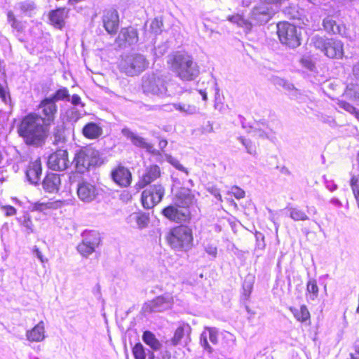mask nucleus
I'll return each instance as SVG.
<instances>
[{
  "label": "nucleus",
  "mask_w": 359,
  "mask_h": 359,
  "mask_svg": "<svg viewBox=\"0 0 359 359\" xmlns=\"http://www.w3.org/2000/svg\"><path fill=\"white\" fill-rule=\"evenodd\" d=\"M77 194L81 200L89 202L96 198L97 190L94 184L88 182H82L78 185Z\"/></svg>",
  "instance_id": "22"
},
{
  "label": "nucleus",
  "mask_w": 359,
  "mask_h": 359,
  "mask_svg": "<svg viewBox=\"0 0 359 359\" xmlns=\"http://www.w3.org/2000/svg\"><path fill=\"white\" fill-rule=\"evenodd\" d=\"M142 339L144 343L149 346L152 351H158L162 347L161 341L156 338L155 334L149 330L143 332Z\"/></svg>",
  "instance_id": "29"
},
{
  "label": "nucleus",
  "mask_w": 359,
  "mask_h": 359,
  "mask_svg": "<svg viewBox=\"0 0 359 359\" xmlns=\"http://www.w3.org/2000/svg\"><path fill=\"white\" fill-rule=\"evenodd\" d=\"M289 310L298 322L308 325H311V314L306 305H301L299 309L291 306Z\"/></svg>",
  "instance_id": "25"
},
{
  "label": "nucleus",
  "mask_w": 359,
  "mask_h": 359,
  "mask_svg": "<svg viewBox=\"0 0 359 359\" xmlns=\"http://www.w3.org/2000/svg\"><path fill=\"white\" fill-rule=\"evenodd\" d=\"M229 194L233 196L237 199L243 198L245 196V192L238 187L233 186L231 188Z\"/></svg>",
  "instance_id": "44"
},
{
  "label": "nucleus",
  "mask_w": 359,
  "mask_h": 359,
  "mask_svg": "<svg viewBox=\"0 0 359 359\" xmlns=\"http://www.w3.org/2000/svg\"><path fill=\"white\" fill-rule=\"evenodd\" d=\"M96 158V151L89 147L79 149L74 154V163L76 170L81 172L87 171Z\"/></svg>",
  "instance_id": "9"
},
{
  "label": "nucleus",
  "mask_w": 359,
  "mask_h": 359,
  "mask_svg": "<svg viewBox=\"0 0 359 359\" xmlns=\"http://www.w3.org/2000/svg\"><path fill=\"white\" fill-rule=\"evenodd\" d=\"M319 293V287L316 280L309 279L306 283V297L307 301L315 300Z\"/></svg>",
  "instance_id": "31"
},
{
  "label": "nucleus",
  "mask_w": 359,
  "mask_h": 359,
  "mask_svg": "<svg viewBox=\"0 0 359 359\" xmlns=\"http://www.w3.org/2000/svg\"><path fill=\"white\" fill-rule=\"evenodd\" d=\"M47 165L53 170H66L69 165L67 149L60 148L51 153L48 158Z\"/></svg>",
  "instance_id": "12"
},
{
  "label": "nucleus",
  "mask_w": 359,
  "mask_h": 359,
  "mask_svg": "<svg viewBox=\"0 0 359 359\" xmlns=\"http://www.w3.org/2000/svg\"><path fill=\"white\" fill-rule=\"evenodd\" d=\"M215 196L217 197V198L220 201V202H222V196L219 193H217V194H215Z\"/></svg>",
  "instance_id": "60"
},
{
  "label": "nucleus",
  "mask_w": 359,
  "mask_h": 359,
  "mask_svg": "<svg viewBox=\"0 0 359 359\" xmlns=\"http://www.w3.org/2000/svg\"><path fill=\"white\" fill-rule=\"evenodd\" d=\"M18 220L25 227L29 229L31 231H33V223L32 221V218L28 213H25L22 217L18 218Z\"/></svg>",
  "instance_id": "42"
},
{
  "label": "nucleus",
  "mask_w": 359,
  "mask_h": 359,
  "mask_svg": "<svg viewBox=\"0 0 359 359\" xmlns=\"http://www.w3.org/2000/svg\"><path fill=\"white\" fill-rule=\"evenodd\" d=\"M1 209L4 211L5 215L7 217L15 215L17 212V210L10 205H3L1 206Z\"/></svg>",
  "instance_id": "50"
},
{
  "label": "nucleus",
  "mask_w": 359,
  "mask_h": 359,
  "mask_svg": "<svg viewBox=\"0 0 359 359\" xmlns=\"http://www.w3.org/2000/svg\"><path fill=\"white\" fill-rule=\"evenodd\" d=\"M356 162H357V165H356L355 170H356V172L359 177V151L358 152L357 156H356Z\"/></svg>",
  "instance_id": "58"
},
{
  "label": "nucleus",
  "mask_w": 359,
  "mask_h": 359,
  "mask_svg": "<svg viewBox=\"0 0 359 359\" xmlns=\"http://www.w3.org/2000/svg\"><path fill=\"white\" fill-rule=\"evenodd\" d=\"M41 120V115L34 112H30L21 118L17 133L27 145L40 147L45 143L49 129Z\"/></svg>",
  "instance_id": "1"
},
{
  "label": "nucleus",
  "mask_w": 359,
  "mask_h": 359,
  "mask_svg": "<svg viewBox=\"0 0 359 359\" xmlns=\"http://www.w3.org/2000/svg\"><path fill=\"white\" fill-rule=\"evenodd\" d=\"M353 353H350L351 359H359V340H356L353 345Z\"/></svg>",
  "instance_id": "51"
},
{
  "label": "nucleus",
  "mask_w": 359,
  "mask_h": 359,
  "mask_svg": "<svg viewBox=\"0 0 359 359\" xmlns=\"http://www.w3.org/2000/svg\"><path fill=\"white\" fill-rule=\"evenodd\" d=\"M112 181L120 187H128L133 180V175L130 170L121 163L114 167L110 172Z\"/></svg>",
  "instance_id": "13"
},
{
  "label": "nucleus",
  "mask_w": 359,
  "mask_h": 359,
  "mask_svg": "<svg viewBox=\"0 0 359 359\" xmlns=\"http://www.w3.org/2000/svg\"><path fill=\"white\" fill-rule=\"evenodd\" d=\"M0 99L4 103L11 105L12 100L9 90L1 83H0Z\"/></svg>",
  "instance_id": "40"
},
{
  "label": "nucleus",
  "mask_w": 359,
  "mask_h": 359,
  "mask_svg": "<svg viewBox=\"0 0 359 359\" xmlns=\"http://www.w3.org/2000/svg\"><path fill=\"white\" fill-rule=\"evenodd\" d=\"M128 137L131 142L137 147L147 149H149L151 147V145L147 142L143 137H140L133 133L129 134Z\"/></svg>",
  "instance_id": "34"
},
{
  "label": "nucleus",
  "mask_w": 359,
  "mask_h": 359,
  "mask_svg": "<svg viewBox=\"0 0 359 359\" xmlns=\"http://www.w3.org/2000/svg\"><path fill=\"white\" fill-rule=\"evenodd\" d=\"M38 107L41 109L42 122L49 126L53 123L57 112L56 104L48 97H45L41 100Z\"/></svg>",
  "instance_id": "15"
},
{
  "label": "nucleus",
  "mask_w": 359,
  "mask_h": 359,
  "mask_svg": "<svg viewBox=\"0 0 359 359\" xmlns=\"http://www.w3.org/2000/svg\"><path fill=\"white\" fill-rule=\"evenodd\" d=\"M61 186L60 175L55 172H47L42 181V187L48 194L57 193Z\"/></svg>",
  "instance_id": "20"
},
{
  "label": "nucleus",
  "mask_w": 359,
  "mask_h": 359,
  "mask_svg": "<svg viewBox=\"0 0 359 359\" xmlns=\"http://www.w3.org/2000/svg\"><path fill=\"white\" fill-rule=\"evenodd\" d=\"M276 34L280 43L286 48L294 49L301 45V30L292 23L279 22L276 25Z\"/></svg>",
  "instance_id": "4"
},
{
  "label": "nucleus",
  "mask_w": 359,
  "mask_h": 359,
  "mask_svg": "<svg viewBox=\"0 0 359 359\" xmlns=\"http://www.w3.org/2000/svg\"><path fill=\"white\" fill-rule=\"evenodd\" d=\"M196 203L192 191L187 187H181L175 194V203L184 209H188Z\"/></svg>",
  "instance_id": "18"
},
{
  "label": "nucleus",
  "mask_w": 359,
  "mask_h": 359,
  "mask_svg": "<svg viewBox=\"0 0 359 359\" xmlns=\"http://www.w3.org/2000/svg\"><path fill=\"white\" fill-rule=\"evenodd\" d=\"M44 332L43 322L40 321L32 330L27 332L26 336L29 341L38 342L42 341L44 339Z\"/></svg>",
  "instance_id": "28"
},
{
  "label": "nucleus",
  "mask_w": 359,
  "mask_h": 359,
  "mask_svg": "<svg viewBox=\"0 0 359 359\" xmlns=\"http://www.w3.org/2000/svg\"><path fill=\"white\" fill-rule=\"evenodd\" d=\"M46 204L47 206V210L57 209L61 206L62 202L60 201H49L46 202Z\"/></svg>",
  "instance_id": "53"
},
{
  "label": "nucleus",
  "mask_w": 359,
  "mask_h": 359,
  "mask_svg": "<svg viewBox=\"0 0 359 359\" xmlns=\"http://www.w3.org/2000/svg\"><path fill=\"white\" fill-rule=\"evenodd\" d=\"M135 221L140 228H145L149 224V217L148 214L144 212H138L136 215Z\"/></svg>",
  "instance_id": "41"
},
{
  "label": "nucleus",
  "mask_w": 359,
  "mask_h": 359,
  "mask_svg": "<svg viewBox=\"0 0 359 359\" xmlns=\"http://www.w3.org/2000/svg\"><path fill=\"white\" fill-rule=\"evenodd\" d=\"M256 238V248L259 250L264 249L266 244L264 241V236L259 231H256L255 233Z\"/></svg>",
  "instance_id": "45"
},
{
  "label": "nucleus",
  "mask_w": 359,
  "mask_h": 359,
  "mask_svg": "<svg viewBox=\"0 0 359 359\" xmlns=\"http://www.w3.org/2000/svg\"><path fill=\"white\" fill-rule=\"evenodd\" d=\"M162 26H163L162 20H159L158 18H155L151 22L150 28L152 32L157 33L161 31Z\"/></svg>",
  "instance_id": "48"
},
{
  "label": "nucleus",
  "mask_w": 359,
  "mask_h": 359,
  "mask_svg": "<svg viewBox=\"0 0 359 359\" xmlns=\"http://www.w3.org/2000/svg\"><path fill=\"white\" fill-rule=\"evenodd\" d=\"M55 139L54 141V144H58L59 142H64L65 141V138L64 137H60L57 135H55Z\"/></svg>",
  "instance_id": "56"
},
{
  "label": "nucleus",
  "mask_w": 359,
  "mask_h": 359,
  "mask_svg": "<svg viewBox=\"0 0 359 359\" xmlns=\"http://www.w3.org/2000/svg\"><path fill=\"white\" fill-rule=\"evenodd\" d=\"M338 105L347 112L353 114L355 117L359 120V110H358L351 104L346 101L341 100L338 102Z\"/></svg>",
  "instance_id": "39"
},
{
  "label": "nucleus",
  "mask_w": 359,
  "mask_h": 359,
  "mask_svg": "<svg viewBox=\"0 0 359 359\" xmlns=\"http://www.w3.org/2000/svg\"><path fill=\"white\" fill-rule=\"evenodd\" d=\"M322 25L326 32L332 35H342L346 29L343 23H338L331 15L325 18Z\"/></svg>",
  "instance_id": "23"
},
{
  "label": "nucleus",
  "mask_w": 359,
  "mask_h": 359,
  "mask_svg": "<svg viewBox=\"0 0 359 359\" xmlns=\"http://www.w3.org/2000/svg\"><path fill=\"white\" fill-rule=\"evenodd\" d=\"M42 174L41 160L39 157L31 161L27 166L26 176L29 182L34 184H38Z\"/></svg>",
  "instance_id": "21"
},
{
  "label": "nucleus",
  "mask_w": 359,
  "mask_h": 359,
  "mask_svg": "<svg viewBox=\"0 0 359 359\" xmlns=\"http://www.w3.org/2000/svg\"><path fill=\"white\" fill-rule=\"evenodd\" d=\"M312 43L316 48L330 59L339 60L344 57V43L339 39L317 36L313 38Z\"/></svg>",
  "instance_id": "5"
},
{
  "label": "nucleus",
  "mask_w": 359,
  "mask_h": 359,
  "mask_svg": "<svg viewBox=\"0 0 359 359\" xmlns=\"http://www.w3.org/2000/svg\"><path fill=\"white\" fill-rule=\"evenodd\" d=\"M161 176L160 167L158 165H150L146 167L143 172L139 175L135 189L140 191L157 180Z\"/></svg>",
  "instance_id": "11"
},
{
  "label": "nucleus",
  "mask_w": 359,
  "mask_h": 359,
  "mask_svg": "<svg viewBox=\"0 0 359 359\" xmlns=\"http://www.w3.org/2000/svg\"><path fill=\"white\" fill-rule=\"evenodd\" d=\"M300 62L304 67L309 70H313L315 68V63L310 57H303Z\"/></svg>",
  "instance_id": "47"
},
{
  "label": "nucleus",
  "mask_w": 359,
  "mask_h": 359,
  "mask_svg": "<svg viewBox=\"0 0 359 359\" xmlns=\"http://www.w3.org/2000/svg\"><path fill=\"white\" fill-rule=\"evenodd\" d=\"M240 139L250 154H256L258 147L257 137L256 135H252L251 138L241 137Z\"/></svg>",
  "instance_id": "32"
},
{
  "label": "nucleus",
  "mask_w": 359,
  "mask_h": 359,
  "mask_svg": "<svg viewBox=\"0 0 359 359\" xmlns=\"http://www.w3.org/2000/svg\"><path fill=\"white\" fill-rule=\"evenodd\" d=\"M310 2H311L313 4H318L320 2V0H309Z\"/></svg>",
  "instance_id": "63"
},
{
  "label": "nucleus",
  "mask_w": 359,
  "mask_h": 359,
  "mask_svg": "<svg viewBox=\"0 0 359 359\" xmlns=\"http://www.w3.org/2000/svg\"><path fill=\"white\" fill-rule=\"evenodd\" d=\"M132 353L135 359H146V348L140 342H137L132 347Z\"/></svg>",
  "instance_id": "35"
},
{
  "label": "nucleus",
  "mask_w": 359,
  "mask_h": 359,
  "mask_svg": "<svg viewBox=\"0 0 359 359\" xmlns=\"http://www.w3.org/2000/svg\"><path fill=\"white\" fill-rule=\"evenodd\" d=\"M139 41L138 30L133 26L122 27L115 39L118 46L133 45Z\"/></svg>",
  "instance_id": "16"
},
{
  "label": "nucleus",
  "mask_w": 359,
  "mask_h": 359,
  "mask_svg": "<svg viewBox=\"0 0 359 359\" xmlns=\"http://www.w3.org/2000/svg\"><path fill=\"white\" fill-rule=\"evenodd\" d=\"M165 240L172 248L187 251L194 245L192 229L183 224L173 226L168 232Z\"/></svg>",
  "instance_id": "3"
},
{
  "label": "nucleus",
  "mask_w": 359,
  "mask_h": 359,
  "mask_svg": "<svg viewBox=\"0 0 359 359\" xmlns=\"http://www.w3.org/2000/svg\"><path fill=\"white\" fill-rule=\"evenodd\" d=\"M166 359H170V353H167Z\"/></svg>",
  "instance_id": "64"
},
{
  "label": "nucleus",
  "mask_w": 359,
  "mask_h": 359,
  "mask_svg": "<svg viewBox=\"0 0 359 359\" xmlns=\"http://www.w3.org/2000/svg\"><path fill=\"white\" fill-rule=\"evenodd\" d=\"M50 24L56 29H62L65 26V20L69 16V9L65 7L57 8L48 12Z\"/></svg>",
  "instance_id": "19"
},
{
  "label": "nucleus",
  "mask_w": 359,
  "mask_h": 359,
  "mask_svg": "<svg viewBox=\"0 0 359 359\" xmlns=\"http://www.w3.org/2000/svg\"><path fill=\"white\" fill-rule=\"evenodd\" d=\"M167 65L184 81L194 80L200 73L199 67L193 57L185 51H175L170 54L168 56Z\"/></svg>",
  "instance_id": "2"
},
{
  "label": "nucleus",
  "mask_w": 359,
  "mask_h": 359,
  "mask_svg": "<svg viewBox=\"0 0 359 359\" xmlns=\"http://www.w3.org/2000/svg\"><path fill=\"white\" fill-rule=\"evenodd\" d=\"M82 133L89 140L97 139L102 134V128L98 124L90 122L83 126Z\"/></svg>",
  "instance_id": "27"
},
{
  "label": "nucleus",
  "mask_w": 359,
  "mask_h": 359,
  "mask_svg": "<svg viewBox=\"0 0 359 359\" xmlns=\"http://www.w3.org/2000/svg\"><path fill=\"white\" fill-rule=\"evenodd\" d=\"M308 211L299 208L294 207L290 209V216L294 221H306L309 219Z\"/></svg>",
  "instance_id": "33"
},
{
  "label": "nucleus",
  "mask_w": 359,
  "mask_h": 359,
  "mask_svg": "<svg viewBox=\"0 0 359 359\" xmlns=\"http://www.w3.org/2000/svg\"><path fill=\"white\" fill-rule=\"evenodd\" d=\"M161 213L170 221L178 224L189 223L192 217L190 210L177 206L175 203L165 207Z\"/></svg>",
  "instance_id": "10"
},
{
  "label": "nucleus",
  "mask_w": 359,
  "mask_h": 359,
  "mask_svg": "<svg viewBox=\"0 0 359 359\" xmlns=\"http://www.w3.org/2000/svg\"><path fill=\"white\" fill-rule=\"evenodd\" d=\"M149 353L150 355V358L149 359H154V352L152 351H149Z\"/></svg>",
  "instance_id": "62"
},
{
  "label": "nucleus",
  "mask_w": 359,
  "mask_h": 359,
  "mask_svg": "<svg viewBox=\"0 0 359 359\" xmlns=\"http://www.w3.org/2000/svg\"><path fill=\"white\" fill-rule=\"evenodd\" d=\"M200 344L208 353L212 352V348L209 345L208 341V336L205 332H203L200 336Z\"/></svg>",
  "instance_id": "46"
},
{
  "label": "nucleus",
  "mask_w": 359,
  "mask_h": 359,
  "mask_svg": "<svg viewBox=\"0 0 359 359\" xmlns=\"http://www.w3.org/2000/svg\"><path fill=\"white\" fill-rule=\"evenodd\" d=\"M6 16L7 22L13 30L18 32H23L25 29L24 22L18 18L13 11H8Z\"/></svg>",
  "instance_id": "30"
},
{
  "label": "nucleus",
  "mask_w": 359,
  "mask_h": 359,
  "mask_svg": "<svg viewBox=\"0 0 359 359\" xmlns=\"http://www.w3.org/2000/svg\"><path fill=\"white\" fill-rule=\"evenodd\" d=\"M201 95H202V97H203V100H207V95L204 92H201Z\"/></svg>",
  "instance_id": "61"
},
{
  "label": "nucleus",
  "mask_w": 359,
  "mask_h": 359,
  "mask_svg": "<svg viewBox=\"0 0 359 359\" xmlns=\"http://www.w3.org/2000/svg\"><path fill=\"white\" fill-rule=\"evenodd\" d=\"M208 333H209V339L210 341L214 344H216L217 343V332L212 328H208Z\"/></svg>",
  "instance_id": "52"
},
{
  "label": "nucleus",
  "mask_w": 359,
  "mask_h": 359,
  "mask_svg": "<svg viewBox=\"0 0 359 359\" xmlns=\"http://www.w3.org/2000/svg\"><path fill=\"white\" fill-rule=\"evenodd\" d=\"M173 298L170 295H159L154 298L145 306V309L149 312H161L171 308Z\"/></svg>",
  "instance_id": "17"
},
{
  "label": "nucleus",
  "mask_w": 359,
  "mask_h": 359,
  "mask_svg": "<svg viewBox=\"0 0 359 359\" xmlns=\"http://www.w3.org/2000/svg\"><path fill=\"white\" fill-rule=\"evenodd\" d=\"M191 332V328L188 323H181L175 329L173 336L170 339V343L172 346H176L178 345L185 335L189 336Z\"/></svg>",
  "instance_id": "26"
},
{
  "label": "nucleus",
  "mask_w": 359,
  "mask_h": 359,
  "mask_svg": "<svg viewBox=\"0 0 359 359\" xmlns=\"http://www.w3.org/2000/svg\"><path fill=\"white\" fill-rule=\"evenodd\" d=\"M351 97L354 100H359V93L355 92L352 95Z\"/></svg>",
  "instance_id": "59"
},
{
  "label": "nucleus",
  "mask_w": 359,
  "mask_h": 359,
  "mask_svg": "<svg viewBox=\"0 0 359 359\" xmlns=\"http://www.w3.org/2000/svg\"><path fill=\"white\" fill-rule=\"evenodd\" d=\"M50 100L56 102L59 100H63L65 99L69 100V91L66 88H61L57 90L53 95L48 97Z\"/></svg>",
  "instance_id": "36"
},
{
  "label": "nucleus",
  "mask_w": 359,
  "mask_h": 359,
  "mask_svg": "<svg viewBox=\"0 0 359 359\" xmlns=\"http://www.w3.org/2000/svg\"><path fill=\"white\" fill-rule=\"evenodd\" d=\"M149 66L147 58L140 54L127 56L121 63V71L128 76H134L145 71Z\"/></svg>",
  "instance_id": "6"
},
{
  "label": "nucleus",
  "mask_w": 359,
  "mask_h": 359,
  "mask_svg": "<svg viewBox=\"0 0 359 359\" xmlns=\"http://www.w3.org/2000/svg\"><path fill=\"white\" fill-rule=\"evenodd\" d=\"M103 27L106 32L111 35L117 33L120 19L118 11L115 8H108L104 10L102 18Z\"/></svg>",
  "instance_id": "14"
},
{
  "label": "nucleus",
  "mask_w": 359,
  "mask_h": 359,
  "mask_svg": "<svg viewBox=\"0 0 359 359\" xmlns=\"http://www.w3.org/2000/svg\"><path fill=\"white\" fill-rule=\"evenodd\" d=\"M350 187L353 194V196L356 201L357 206L359 208V181L358 177L355 175H353L350 178Z\"/></svg>",
  "instance_id": "37"
},
{
  "label": "nucleus",
  "mask_w": 359,
  "mask_h": 359,
  "mask_svg": "<svg viewBox=\"0 0 359 359\" xmlns=\"http://www.w3.org/2000/svg\"><path fill=\"white\" fill-rule=\"evenodd\" d=\"M228 20L237 24L241 27H246L247 28L251 27V24L249 21L245 20L242 15L235 14L228 16Z\"/></svg>",
  "instance_id": "38"
},
{
  "label": "nucleus",
  "mask_w": 359,
  "mask_h": 359,
  "mask_svg": "<svg viewBox=\"0 0 359 359\" xmlns=\"http://www.w3.org/2000/svg\"><path fill=\"white\" fill-rule=\"evenodd\" d=\"M205 251L208 253V255L215 257L217 254V249L215 245L212 243H208L205 246Z\"/></svg>",
  "instance_id": "49"
},
{
  "label": "nucleus",
  "mask_w": 359,
  "mask_h": 359,
  "mask_svg": "<svg viewBox=\"0 0 359 359\" xmlns=\"http://www.w3.org/2000/svg\"><path fill=\"white\" fill-rule=\"evenodd\" d=\"M165 188L161 184H156L142 191L141 203L144 208L151 209L158 204L165 195Z\"/></svg>",
  "instance_id": "8"
},
{
  "label": "nucleus",
  "mask_w": 359,
  "mask_h": 359,
  "mask_svg": "<svg viewBox=\"0 0 359 359\" xmlns=\"http://www.w3.org/2000/svg\"><path fill=\"white\" fill-rule=\"evenodd\" d=\"M18 10L22 16L33 18L38 13L39 8L33 0H23L18 4Z\"/></svg>",
  "instance_id": "24"
},
{
  "label": "nucleus",
  "mask_w": 359,
  "mask_h": 359,
  "mask_svg": "<svg viewBox=\"0 0 359 359\" xmlns=\"http://www.w3.org/2000/svg\"><path fill=\"white\" fill-rule=\"evenodd\" d=\"M173 106L177 110L187 113H192L196 109V107L192 104L175 103Z\"/></svg>",
  "instance_id": "43"
},
{
  "label": "nucleus",
  "mask_w": 359,
  "mask_h": 359,
  "mask_svg": "<svg viewBox=\"0 0 359 359\" xmlns=\"http://www.w3.org/2000/svg\"><path fill=\"white\" fill-rule=\"evenodd\" d=\"M34 251L36 252V254L38 258L41 261V262H43L44 260L43 259L41 252L39 251V250L38 248H36V249H34Z\"/></svg>",
  "instance_id": "57"
},
{
  "label": "nucleus",
  "mask_w": 359,
  "mask_h": 359,
  "mask_svg": "<svg viewBox=\"0 0 359 359\" xmlns=\"http://www.w3.org/2000/svg\"><path fill=\"white\" fill-rule=\"evenodd\" d=\"M33 209L36 211L43 212L47 210L46 203L36 202L33 205Z\"/></svg>",
  "instance_id": "54"
},
{
  "label": "nucleus",
  "mask_w": 359,
  "mask_h": 359,
  "mask_svg": "<svg viewBox=\"0 0 359 359\" xmlns=\"http://www.w3.org/2000/svg\"><path fill=\"white\" fill-rule=\"evenodd\" d=\"M83 240L79 243L76 249L79 254L87 257L93 254L101 243L100 233L94 230H86L82 233Z\"/></svg>",
  "instance_id": "7"
},
{
  "label": "nucleus",
  "mask_w": 359,
  "mask_h": 359,
  "mask_svg": "<svg viewBox=\"0 0 359 359\" xmlns=\"http://www.w3.org/2000/svg\"><path fill=\"white\" fill-rule=\"evenodd\" d=\"M72 103L74 105H78L81 103V97L79 95L74 94L72 96Z\"/></svg>",
  "instance_id": "55"
}]
</instances>
